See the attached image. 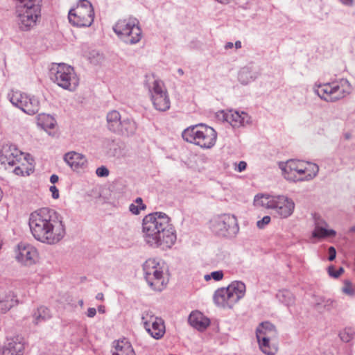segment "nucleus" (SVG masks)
I'll list each match as a JSON object with an SVG mask.
<instances>
[{
  "label": "nucleus",
  "instance_id": "f257e3e1",
  "mask_svg": "<svg viewBox=\"0 0 355 355\" xmlns=\"http://www.w3.org/2000/svg\"><path fill=\"white\" fill-rule=\"evenodd\" d=\"M28 225L36 240L49 245L58 243L66 234L62 216L54 209L47 207L31 213Z\"/></svg>",
  "mask_w": 355,
  "mask_h": 355
},
{
  "label": "nucleus",
  "instance_id": "f03ea898",
  "mask_svg": "<svg viewBox=\"0 0 355 355\" xmlns=\"http://www.w3.org/2000/svg\"><path fill=\"white\" fill-rule=\"evenodd\" d=\"M142 232L145 243L152 248L167 250L175 244L177 239L170 218L162 212L146 215L143 219Z\"/></svg>",
  "mask_w": 355,
  "mask_h": 355
},
{
  "label": "nucleus",
  "instance_id": "7ed1b4c3",
  "mask_svg": "<svg viewBox=\"0 0 355 355\" xmlns=\"http://www.w3.org/2000/svg\"><path fill=\"white\" fill-rule=\"evenodd\" d=\"M42 0H17V22L21 31H28L35 27L41 16Z\"/></svg>",
  "mask_w": 355,
  "mask_h": 355
},
{
  "label": "nucleus",
  "instance_id": "20e7f679",
  "mask_svg": "<svg viewBox=\"0 0 355 355\" xmlns=\"http://www.w3.org/2000/svg\"><path fill=\"white\" fill-rule=\"evenodd\" d=\"M49 77L58 86L69 91L75 90L79 83L73 68L64 63H53Z\"/></svg>",
  "mask_w": 355,
  "mask_h": 355
},
{
  "label": "nucleus",
  "instance_id": "39448f33",
  "mask_svg": "<svg viewBox=\"0 0 355 355\" xmlns=\"http://www.w3.org/2000/svg\"><path fill=\"white\" fill-rule=\"evenodd\" d=\"M313 91L321 99L327 102H335L350 93L351 85L348 80L342 79L339 83H315Z\"/></svg>",
  "mask_w": 355,
  "mask_h": 355
},
{
  "label": "nucleus",
  "instance_id": "423d86ee",
  "mask_svg": "<svg viewBox=\"0 0 355 355\" xmlns=\"http://www.w3.org/2000/svg\"><path fill=\"white\" fill-rule=\"evenodd\" d=\"M209 223L211 230L219 236L234 238L239 232L237 218L232 214L215 216L210 220Z\"/></svg>",
  "mask_w": 355,
  "mask_h": 355
},
{
  "label": "nucleus",
  "instance_id": "0eeeda50",
  "mask_svg": "<svg viewBox=\"0 0 355 355\" xmlns=\"http://www.w3.org/2000/svg\"><path fill=\"white\" fill-rule=\"evenodd\" d=\"M113 30L126 44H135L141 39L142 31L136 18L119 20Z\"/></svg>",
  "mask_w": 355,
  "mask_h": 355
},
{
  "label": "nucleus",
  "instance_id": "6e6552de",
  "mask_svg": "<svg viewBox=\"0 0 355 355\" xmlns=\"http://www.w3.org/2000/svg\"><path fill=\"white\" fill-rule=\"evenodd\" d=\"M144 278L148 286L154 291H162L166 286L167 281L163 271L155 259H149L143 265Z\"/></svg>",
  "mask_w": 355,
  "mask_h": 355
},
{
  "label": "nucleus",
  "instance_id": "1a4fd4ad",
  "mask_svg": "<svg viewBox=\"0 0 355 355\" xmlns=\"http://www.w3.org/2000/svg\"><path fill=\"white\" fill-rule=\"evenodd\" d=\"M10 103L29 115L36 114L40 110V101L37 98L28 96L20 91H12L8 94Z\"/></svg>",
  "mask_w": 355,
  "mask_h": 355
},
{
  "label": "nucleus",
  "instance_id": "9d476101",
  "mask_svg": "<svg viewBox=\"0 0 355 355\" xmlns=\"http://www.w3.org/2000/svg\"><path fill=\"white\" fill-rule=\"evenodd\" d=\"M10 103L29 115L36 114L40 110V101L37 98L28 96L20 91H12L8 94Z\"/></svg>",
  "mask_w": 355,
  "mask_h": 355
},
{
  "label": "nucleus",
  "instance_id": "9b49d317",
  "mask_svg": "<svg viewBox=\"0 0 355 355\" xmlns=\"http://www.w3.org/2000/svg\"><path fill=\"white\" fill-rule=\"evenodd\" d=\"M149 92L153 106L157 110L165 112L170 108L168 92L162 82L154 80L152 86L149 87Z\"/></svg>",
  "mask_w": 355,
  "mask_h": 355
},
{
  "label": "nucleus",
  "instance_id": "f8f14e48",
  "mask_svg": "<svg viewBox=\"0 0 355 355\" xmlns=\"http://www.w3.org/2000/svg\"><path fill=\"white\" fill-rule=\"evenodd\" d=\"M141 319L146 330L153 338L158 340L163 337L165 333V326L162 318L146 313L143 314Z\"/></svg>",
  "mask_w": 355,
  "mask_h": 355
},
{
  "label": "nucleus",
  "instance_id": "ddd939ff",
  "mask_svg": "<svg viewBox=\"0 0 355 355\" xmlns=\"http://www.w3.org/2000/svg\"><path fill=\"white\" fill-rule=\"evenodd\" d=\"M294 201L284 195L275 196L272 210L281 218H287L291 216L295 209Z\"/></svg>",
  "mask_w": 355,
  "mask_h": 355
},
{
  "label": "nucleus",
  "instance_id": "4468645a",
  "mask_svg": "<svg viewBox=\"0 0 355 355\" xmlns=\"http://www.w3.org/2000/svg\"><path fill=\"white\" fill-rule=\"evenodd\" d=\"M22 153L15 145L6 144L0 150V163L13 166L19 162Z\"/></svg>",
  "mask_w": 355,
  "mask_h": 355
},
{
  "label": "nucleus",
  "instance_id": "2eb2a0df",
  "mask_svg": "<svg viewBox=\"0 0 355 355\" xmlns=\"http://www.w3.org/2000/svg\"><path fill=\"white\" fill-rule=\"evenodd\" d=\"M68 19L71 24L77 27H89L94 21V16L84 12L80 7L71 9Z\"/></svg>",
  "mask_w": 355,
  "mask_h": 355
},
{
  "label": "nucleus",
  "instance_id": "dca6fc26",
  "mask_svg": "<svg viewBox=\"0 0 355 355\" xmlns=\"http://www.w3.org/2000/svg\"><path fill=\"white\" fill-rule=\"evenodd\" d=\"M16 258L18 261L30 266L33 264L37 257V250L30 244L20 243L17 246Z\"/></svg>",
  "mask_w": 355,
  "mask_h": 355
},
{
  "label": "nucleus",
  "instance_id": "f3484780",
  "mask_svg": "<svg viewBox=\"0 0 355 355\" xmlns=\"http://www.w3.org/2000/svg\"><path fill=\"white\" fill-rule=\"evenodd\" d=\"M202 128L203 129H201L196 146L202 148L209 149L216 144L217 139L216 132L213 128L203 123Z\"/></svg>",
  "mask_w": 355,
  "mask_h": 355
},
{
  "label": "nucleus",
  "instance_id": "a211bd4d",
  "mask_svg": "<svg viewBox=\"0 0 355 355\" xmlns=\"http://www.w3.org/2000/svg\"><path fill=\"white\" fill-rule=\"evenodd\" d=\"M223 117L234 128L245 126L251 123V117L245 112L230 110L223 114Z\"/></svg>",
  "mask_w": 355,
  "mask_h": 355
},
{
  "label": "nucleus",
  "instance_id": "6ab92c4d",
  "mask_svg": "<svg viewBox=\"0 0 355 355\" xmlns=\"http://www.w3.org/2000/svg\"><path fill=\"white\" fill-rule=\"evenodd\" d=\"M64 160L73 171H80L86 168L87 160L85 155L75 151L68 152L64 155Z\"/></svg>",
  "mask_w": 355,
  "mask_h": 355
},
{
  "label": "nucleus",
  "instance_id": "aec40b11",
  "mask_svg": "<svg viewBox=\"0 0 355 355\" xmlns=\"http://www.w3.org/2000/svg\"><path fill=\"white\" fill-rule=\"evenodd\" d=\"M227 287L220 288L216 291L214 295V301L218 306L231 309L234 305L232 295L228 292Z\"/></svg>",
  "mask_w": 355,
  "mask_h": 355
},
{
  "label": "nucleus",
  "instance_id": "412c9836",
  "mask_svg": "<svg viewBox=\"0 0 355 355\" xmlns=\"http://www.w3.org/2000/svg\"><path fill=\"white\" fill-rule=\"evenodd\" d=\"M304 162L300 160L290 159L285 163H280L279 168L282 171L284 178L287 180L296 179V175L294 173L302 164H304Z\"/></svg>",
  "mask_w": 355,
  "mask_h": 355
},
{
  "label": "nucleus",
  "instance_id": "4be33fe9",
  "mask_svg": "<svg viewBox=\"0 0 355 355\" xmlns=\"http://www.w3.org/2000/svg\"><path fill=\"white\" fill-rule=\"evenodd\" d=\"M112 355H136L132 345L125 338L112 343Z\"/></svg>",
  "mask_w": 355,
  "mask_h": 355
},
{
  "label": "nucleus",
  "instance_id": "5701e85b",
  "mask_svg": "<svg viewBox=\"0 0 355 355\" xmlns=\"http://www.w3.org/2000/svg\"><path fill=\"white\" fill-rule=\"evenodd\" d=\"M24 349V344L19 340L18 337L8 339L3 349V355H23Z\"/></svg>",
  "mask_w": 355,
  "mask_h": 355
},
{
  "label": "nucleus",
  "instance_id": "b1692460",
  "mask_svg": "<svg viewBox=\"0 0 355 355\" xmlns=\"http://www.w3.org/2000/svg\"><path fill=\"white\" fill-rule=\"evenodd\" d=\"M189 324L198 330H205L210 323L209 320L199 311H193L189 316Z\"/></svg>",
  "mask_w": 355,
  "mask_h": 355
},
{
  "label": "nucleus",
  "instance_id": "393cba45",
  "mask_svg": "<svg viewBox=\"0 0 355 355\" xmlns=\"http://www.w3.org/2000/svg\"><path fill=\"white\" fill-rule=\"evenodd\" d=\"M228 292L232 295L234 304L237 303L245 294V284L241 281H234L228 286Z\"/></svg>",
  "mask_w": 355,
  "mask_h": 355
},
{
  "label": "nucleus",
  "instance_id": "a878e982",
  "mask_svg": "<svg viewBox=\"0 0 355 355\" xmlns=\"http://www.w3.org/2000/svg\"><path fill=\"white\" fill-rule=\"evenodd\" d=\"M202 123H198L196 125H191L183 130L182 132V137L187 142L197 144L199 139L200 132L202 128Z\"/></svg>",
  "mask_w": 355,
  "mask_h": 355
},
{
  "label": "nucleus",
  "instance_id": "bb28decb",
  "mask_svg": "<svg viewBox=\"0 0 355 355\" xmlns=\"http://www.w3.org/2000/svg\"><path fill=\"white\" fill-rule=\"evenodd\" d=\"M276 335L275 327L269 322H261L256 330L257 338L266 337L268 339H272L276 337Z\"/></svg>",
  "mask_w": 355,
  "mask_h": 355
},
{
  "label": "nucleus",
  "instance_id": "cd10ccee",
  "mask_svg": "<svg viewBox=\"0 0 355 355\" xmlns=\"http://www.w3.org/2000/svg\"><path fill=\"white\" fill-rule=\"evenodd\" d=\"M121 121L122 119L119 112L115 110L110 111L106 116L107 129L112 132L116 134L119 131Z\"/></svg>",
  "mask_w": 355,
  "mask_h": 355
},
{
  "label": "nucleus",
  "instance_id": "c85d7f7f",
  "mask_svg": "<svg viewBox=\"0 0 355 355\" xmlns=\"http://www.w3.org/2000/svg\"><path fill=\"white\" fill-rule=\"evenodd\" d=\"M259 73L252 67H244L238 74V80L243 85H247L256 80Z\"/></svg>",
  "mask_w": 355,
  "mask_h": 355
},
{
  "label": "nucleus",
  "instance_id": "c756f323",
  "mask_svg": "<svg viewBox=\"0 0 355 355\" xmlns=\"http://www.w3.org/2000/svg\"><path fill=\"white\" fill-rule=\"evenodd\" d=\"M137 129L136 123L131 119L125 118L122 119L119 131L116 132L117 135L124 136L133 135Z\"/></svg>",
  "mask_w": 355,
  "mask_h": 355
},
{
  "label": "nucleus",
  "instance_id": "7c9ffc66",
  "mask_svg": "<svg viewBox=\"0 0 355 355\" xmlns=\"http://www.w3.org/2000/svg\"><path fill=\"white\" fill-rule=\"evenodd\" d=\"M276 196L258 193L254 196V205L256 207L272 209Z\"/></svg>",
  "mask_w": 355,
  "mask_h": 355
},
{
  "label": "nucleus",
  "instance_id": "2f4dec72",
  "mask_svg": "<svg viewBox=\"0 0 355 355\" xmlns=\"http://www.w3.org/2000/svg\"><path fill=\"white\" fill-rule=\"evenodd\" d=\"M336 307V302L331 298L319 297L317 299L314 308L319 312L331 311Z\"/></svg>",
  "mask_w": 355,
  "mask_h": 355
},
{
  "label": "nucleus",
  "instance_id": "473e14b6",
  "mask_svg": "<svg viewBox=\"0 0 355 355\" xmlns=\"http://www.w3.org/2000/svg\"><path fill=\"white\" fill-rule=\"evenodd\" d=\"M15 297L16 296L11 291L0 297V311L4 313L9 311L17 303Z\"/></svg>",
  "mask_w": 355,
  "mask_h": 355
},
{
  "label": "nucleus",
  "instance_id": "72a5a7b5",
  "mask_svg": "<svg viewBox=\"0 0 355 355\" xmlns=\"http://www.w3.org/2000/svg\"><path fill=\"white\" fill-rule=\"evenodd\" d=\"M55 123V119L49 114H40L37 116V125L45 130L53 129Z\"/></svg>",
  "mask_w": 355,
  "mask_h": 355
},
{
  "label": "nucleus",
  "instance_id": "f704fd0d",
  "mask_svg": "<svg viewBox=\"0 0 355 355\" xmlns=\"http://www.w3.org/2000/svg\"><path fill=\"white\" fill-rule=\"evenodd\" d=\"M270 340L266 337L257 338L260 349L266 355H275L277 352V347L270 345Z\"/></svg>",
  "mask_w": 355,
  "mask_h": 355
},
{
  "label": "nucleus",
  "instance_id": "c9c22d12",
  "mask_svg": "<svg viewBox=\"0 0 355 355\" xmlns=\"http://www.w3.org/2000/svg\"><path fill=\"white\" fill-rule=\"evenodd\" d=\"M278 300L286 306H291L295 303V297L293 293L286 289L279 291L276 295Z\"/></svg>",
  "mask_w": 355,
  "mask_h": 355
},
{
  "label": "nucleus",
  "instance_id": "e433bc0d",
  "mask_svg": "<svg viewBox=\"0 0 355 355\" xmlns=\"http://www.w3.org/2000/svg\"><path fill=\"white\" fill-rule=\"evenodd\" d=\"M336 234L334 230H327L326 227H315L312 232V237L317 239H323L327 237H334Z\"/></svg>",
  "mask_w": 355,
  "mask_h": 355
},
{
  "label": "nucleus",
  "instance_id": "4c0bfd02",
  "mask_svg": "<svg viewBox=\"0 0 355 355\" xmlns=\"http://www.w3.org/2000/svg\"><path fill=\"white\" fill-rule=\"evenodd\" d=\"M50 316L49 310L44 306H40L33 314V322L37 324L39 322L49 318Z\"/></svg>",
  "mask_w": 355,
  "mask_h": 355
},
{
  "label": "nucleus",
  "instance_id": "58836bf2",
  "mask_svg": "<svg viewBox=\"0 0 355 355\" xmlns=\"http://www.w3.org/2000/svg\"><path fill=\"white\" fill-rule=\"evenodd\" d=\"M306 180L309 181L313 179L318 173L319 166L316 164L305 162Z\"/></svg>",
  "mask_w": 355,
  "mask_h": 355
},
{
  "label": "nucleus",
  "instance_id": "ea45409f",
  "mask_svg": "<svg viewBox=\"0 0 355 355\" xmlns=\"http://www.w3.org/2000/svg\"><path fill=\"white\" fill-rule=\"evenodd\" d=\"M305 162H304V164H302L299 168L295 172L294 175H296V179L295 180H288L290 182H303V181H309L308 180L305 179L306 178V167H305Z\"/></svg>",
  "mask_w": 355,
  "mask_h": 355
},
{
  "label": "nucleus",
  "instance_id": "a19ab883",
  "mask_svg": "<svg viewBox=\"0 0 355 355\" xmlns=\"http://www.w3.org/2000/svg\"><path fill=\"white\" fill-rule=\"evenodd\" d=\"M76 7H80L84 12L94 16L92 5L87 0H80Z\"/></svg>",
  "mask_w": 355,
  "mask_h": 355
},
{
  "label": "nucleus",
  "instance_id": "79ce46f5",
  "mask_svg": "<svg viewBox=\"0 0 355 355\" xmlns=\"http://www.w3.org/2000/svg\"><path fill=\"white\" fill-rule=\"evenodd\" d=\"M327 272L330 277L338 278L344 272V268L340 267L337 270H335V267L331 265L327 268Z\"/></svg>",
  "mask_w": 355,
  "mask_h": 355
},
{
  "label": "nucleus",
  "instance_id": "37998d69",
  "mask_svg": "<svg viewBox=\"0 0 355 355\" xmlns=\"http://www.w3.org/2000/svg\"><path fill=\"white\" fill-rule=\"evenodd\" d=\"M343 292L348 295H353L354 294L353 286L349 280H345L344 282Z\"/></svg>",
  "mask_w": 355,
  "mask_h": 355
},
{
  "label": "nucleus",
  "instance_id": "c03bdc74",
  "mask_svg": "<svg viewBox=\"0 0 355 355\" xmlns=\"http://www.w3.org/2000/svg\"><path fill=\"white\" fill-rule=\"evenodd\" d=\"M270 217L269 216H264L261 220L257 222V226L259 229H263L266 225H268L270 222Z\"/></svg>",
  "mask_w": 355,
  "mask_h": 355
},
{
  "label": "nucleus",
  "instance_id": "a18cd8bd",
  "mask_svg": "<svg viewBox=\"0 0 355 355\" xmlns=\"http://www.w3.org/2000/svg\"><path fill=\"white\" fill-rule=\"evenodd\" d=\"M96 173L98 177H107L109 175V170L104 166L97 168Z\"/></svg>",
  "mask_w": 355,
  "mask_h": 355
},
{
  "label": "nucleus",
  "instance_id": "49530a36",
  "mask_svg": "<svg viewBox=\"0 0 355 355\" xmlns=\"http://www.w3.org/2000/svg\"><path fill=\"white\" fill-rule=\"evenodd\" d=\"M314 222L315 227H327L328 225L327 223L320 216H314Z\"/></svg>",
  "mask_w": 355,
  "mask_h": 355
},
{
  "label": "nucleus",
  "instance_id": "de8ad7c7",
  "mask_svg": "<svg viewBox=\"0 0 355 355\" xmlns=\"http://www.w3.org/2000/svg\"><path fill=\"white\" fill-rule=\"evenodd\" d=\"M339 336H340V339L345 343L349 342L351 340V339L352 338V335L346 331L340 332L339 334Z\"/></svg>",
  "mask_w": 355,
  "mask_h": 355
},
{
  "label": "nucleus",
  "instance_id": "09e8293b",
  "mask_svg": "<svg viewBox=\"0 0 355 355\" xmlns=\"http://www.w3.org/2000/svg\"><path fill=\"white\" fill-rule=\"evenodd\" d=\"M211 278L216 281H220L223 277V272L222 270H217L211 272Z\"/></svg>",
  "mask_w": 355,
  "mask_h": 355
},
{
  "label": "nucleus",
  "instance_id": "8fccbe9b",
  "mask_svg": "<svg viewBox=\"0 0 355 355\" xmlns=\"http://www.w3.org/2000/svg\"><path fill=\"white\" fill-rule=\"evenodd\" d=\"M328 253H329V261H334L336 257V250L334 247L331 246L328 249Z\"/></svg>",
  "mask_w": 355,
  "mask_h": 355
},
{
  "label": "nucleus",
  "instance_id": "3c124183",
  "mask_svg": "<svg viewBox=\"0 0 355 355\" xmlns=\"http://www.w3.org/2000/svg\"><path fill=\"white\" fill-rule=\"evenodd\" d=\"M129 210L130 212H132L133 214L137 215L140 213V211L142 210L140 209V207L135 204H131L129 206Z\"/></svg>",
  "mask_w": 355,
  "mask_h": 355
},
{
  "label": "nucleus",
  "instance_id": "603ef678",
  "mask_svg": "<svg viewBox=\"0 0 355 355\" xmlns=\"http://www.w3.org/2000/svg\"><path fill=\"white\" fill-rule=\"evenodd\" d=\"M49 190L52 193L53 198L58 199L59 198V191L55 186H51Z\"/></svg>",
  "mask_w": 355,
  "mask_h": 355
},
{
  "label": "nucleus",
  "instance_id": "864d4df0",
  "mask_svg": "<svg viewBox=\"0 0 355 355\" xmlns=\"http://www.w3.org/2000/svg\"><path fill=\"white\" fill-rule=\"evenodd\" d=\"M135 202L137 204V205H138L140 207V209H141L142 210L146 209V206L143 203V200L141 198H137Z\"/></svg>",
  "mask_w": 355,
  "mask_h": 355
},
{
  "label": "nucleus",
  "instance_id": "5fc2aeb1",
  "mask_svg": "<svg viewBox=\"0 0 355 355\" xmlns=\"http://www.w3.org/2000/svg\"><path fill=\"white\" fill-rule=\"evenodd\" d=\"M246 167H247L246 162L244 161H241V162H239V163L238 164L237 171L239 172H242L245 170Z\"/></svg>",
  "mask_w": 355,
  "mask_h": 355
},
{
  "label": "nucleus",
  "instance_id": "6e6d98bb",
  "mask_svg": "<svg viewBox=\"0 0 355 355\" xmlns=\"http://www.w3.org/2000/svg\"><path fill=\"white\" fill-rule=\"evenodd\" d=\"M96 314V310L95 308H89L87 309V315L89 318H94Z\"/></svg>",
  "mask_w": 355,
  "mask_h": 355
},
{
  "label": "nucleus",
  "instance_id": "4d7b16f0",
  "mask_svg": "<svg viewBox=\"0 0 355 355\" xmlns=\"http://www.w3.org/2000/svg\"><path fill=\"white\" fill-rule=\"evenodd\" d=\"M13 172L17 175H24V171L19 166H16L14 168Z\"/></svg>",
  "mask_w": 355,
  "mask_h": 355
},
{
  "label": "nucleus",
  "instance_id": "13d9d810",
  "mask_svg": "<svg viewBox=\"0 0 355 355\" xmlns=\"http://www.w3.org/2000/svg\"><path fill=\"white\" fill-rule=\"evenodd\" d=\"M59 180V178L57 175L53 174L50 178V181L51 183L55 184Z\"/></svg>",
  "mask_w": 355,
  "mask_h": 355
},
{
  "label": "nucleus",
  "instance_id": "bf43d9fd",
  "mask_svg": "<svg viewBox=\"0 0 355 355\" xmlns=\"http://www.w3.org/2000/svg\"><path fill=\"white\" fill-rule=\"evenodd\" d=\"M343 4L351 6L354 3V0H340Z\"/></svg>",
  "mask_w": 355,
  "mask_h": 355
},
{
  "label": "nucleus",
  "instance_id": "052dcab7",
  "mask_svg": "<svg viewBox=\"0 0 355 355\" xmlns=\"http://www.w3.org/2000/svg\"><path fill=\"white\" fill-rule=\"evenodd\" d=\"M233 46H234V44L232 42H229L225 44V49L227 50V49H230L233 48Z\"/></svg>",
  "mask_w": 355,
  "mask_h": 355
},
{
  "label": "nucleus",
  "instance_id": "680f3d73",
  "mask_svg": "<svg viewBox=\"0 0 355 355\" xmlns=\"http://www.w3.org/2000/svg\"><path fill=\"white\" fill-rule=\"evenodd\" d=\"M96 299L98 300H101L103 301V299H104V296H103V294L102 293H98L96 295Z\"/></svg>",
  "mask_w": 355,
  "mask_h": 355
},
{
  "label": "nucleus",
  "instance_id": "e2e57ef3",
  "mask_svg": "<svg viewBox=\"0 0 355 355\" xmlns=\"http://www.w3.org/2000/svg\"><path fill=\"white\" fill-rule=\"evenodd\" d=\"M234 46L236 49H241L242 46L241 42L239 40L236 41L234 44Z\"/></svg>",
  "mask_w": 355,
  "mask_h": 355
},
{
  "label": "nucleus",
  "instance_id": "0e129e2a",
  "mask_svg": "<svg viewBox=\"0 0 355 355\" xmlns=\"http://www.w3.org/2000/svg\"><path fill=\"white\" fill-rule=\"evenodd\" d=\"M98 311L99 313H105V306H99L98 308Z\"/></svg>",
  "mask_w": 355,
  "mask_h": 355
},
{
  "label": "nucleus",
  "instance_id": "69168bd1",
  "mask_svg": "<svg viewBox=\"0 0 355 355\" xmlns=\"http://www.w3.org/2000/svg\"><path fill=\"white\" fill-rule=\"evenodd\" d=\"M211 278V273L209 275H205V280H209Z\"/></svg>",
  "mask_w": 355,
  "mask_h": 355
},
{
  "label": "nucleus",
  "instance_id": "338daca9",
  "mask_svg": "<svg viewBox=\"0 0 355 355\" xmlns=\"http://www.w3.org/2000/svg\"><path fill=\"white\" fill-rule=\"evenodd\" d=\"M178 73L180 75H181V76H182V75L184 74V71H183V70H182V69H178Z\"/></svg>",
  "mask_w": 355,
  "mask_h": 355
},
{
  "label": "nucleus",
  "instance_id": "774afa93",
  "mask_svg": "<svg viewBox=\"0 0 355 355\" xmlns=\"http://www.w3.org/2000/svg\"><path fill=\"white\" fill-rule=\"evenodd\" d=\"M78 303H79V304H80V306H83V300H80Z\"/></svg>",
  "mask_w": 355,
  "mask_h": 355
}]
</instances>
